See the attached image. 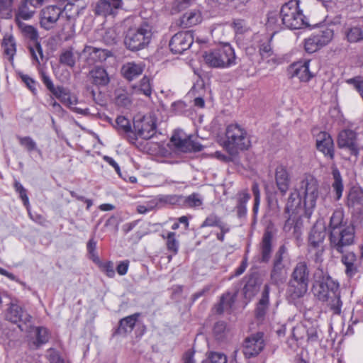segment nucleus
<instances>
[{
    "instance_id": "1a4fd4ad",
    "label": "nucleus",
    "mask_w": 363,
    "mask_h": 363,
    "mask_svg": "<svg viewBox=\"0 0 363 363\" xmlns=\"http://www.w3.org/2000/svg\"><path fill=\"white\" fill-rule=\"evenodd\" d=\"M299 0H291L281 9V17L284 26L289 29H300L305 25L304 15L299 7Z\"/></svg>"
},
{
    "instance_id": "603ef678",
    "label": "nucleus",
    "mask_w": 363,
    "mask_h": 363,
    "mask_svg": "<svg viewBox=\"0 0 363 363\" xmlns=\"http://www.w3.org/2000/svg\"><path fill=\"white\" fill-rule=\"evenodd\" d=\"M18 77L22 82L26 84L27 88L34 94L36 95L38 90L36 88L38 82L28 74H23L21 72H18Z\"/></svg>"
},
{
    "instance_id": "f704fd0d",
    "label": "nucleus",
    "mask_w": 363,
    "mask_h": 363,
    "mask_svg": "<svg viewBox=\"0 0 363 363\" xmlns=\"http://www.w3.org/2000/svg\"><path fill=\"white\" fill-rule=\"evenodd\" d=\"M28 4H30L29 1H22L15 16V22L16 24L19 22H23V21L30 20L33 16L35 11L30 9Z\"/></svg>"
},
{
    "instance_id": "f03ea898",
    "label": "nucleus",
    "mask_w": 363,
    "mask_h": 363,
    "mask_svg": "<svg viewBox=\"0 0 363 363\" xmlns=\"http://www.w3.org/2000/svg\"><path fill=\"white\" fill-rule=\"evenodd\" d=\"M314 296L322 302H325L333 315H340L342 313L339 283L322 270L315 274V281L312 289Z\"/></svg>"
},
{
    "instance_id": "393cba45",
    "label": "nucleus",
    "mask_w": 363,
    "mask_h": 363,
    "mask_svg": "<svg viewBox=\"0 0 363 363\" xmlns=\"http://www.w3.org/2000/svg\"><path fill=\"white\" fill-rule=\"evenodd\" d=\"M326 235L325 227L322 223H316L311 228L308 242L310 247L318 248V252H323L322 245Z\"/></svg>"
},
{
    "instance_id": "9b49d317",
    "label": "nucleus",
    "mask_w": 363,
    "mask_h": 363,
    "mask_svg": "<svg viewBox=\"0 0 363 363\" xmlns=\"http://www.w3.org/2000/svg\"><path fill=\"white\" fill-rule=\"evenodd\" d=\"M23 35L34 43L33 46H29V51L31 55L32 63L34 65H39L40 60L43 57V49L38 42V30L33 26L28 25L24 22H19L16 24Z\"/></svg>"
},
{
    "instance_id": "a18cd8bd",
    "label": "nucleus",
    "mask_w": 363,
    "mask_h": 363,
    "mask_svg": "<svg viewBox=\"0 0 363 363\" xmlns=\"http://www.w3.org/2000/svg\"><path fill=\"white\" fill-rule=\"evenodd\" d=\"M313 35L318 40L319 45L322 48L330 42L333 37V30L326 28L314 33Z\"/></svg>"
},
{
    "instance_id": "cd10ccee",
    "label": "nucleus",
    "mask_w": 363,
    "mask_h": 363,
    "mask_svg": "<svg viewBox=\"0 0 363 363\" xmlns=\"http://www.w3.org/2000/svg\"><path fill=\"white\" fill-rule=\"evenodd\" d=\"M271 281L275 285L282 284L286 278V267L284 260L273 259L272 268L270 273Z\"/></svg>"
},
{
    "instance_id": "a878e982",
    "label": "nucleus",
    "mask_w": 363,
    "mask_h": 363,
    "mask_svg": "<svg viewBox=\"0 0 363 363\" xmlns=\"http://www.w3.org/2000/svg\"><path fill=\"white\" fill-rule=\"evenodd\" d=\"M251 195L247 189L239 191L235 196V206L237 216L239 218H245L247 214V204Z\"/></svg>"
},
{
    "instance_id": "ea45409f",
    "label": "nucleus",
    "mask_w": 363,
    "mask_h": 363,
    "mask_svg": "<svg viewBox=\"0 0 363 363\" xmlns=\"http://www.w3.org/2000/svg\"><path fill=\"white\" fill-rule=\"evenodd\" d=\"M345 36L350 43H356L363 41V30L360 27L353 26L347 28L344 31Z\"/></svg>"
},
{
    "instance_id": "e433bc0d",
    "label": "nucleus",
    "mask_w": 363,
    "mask_h": 363,
    "mask_svg": "<svg viewBox=\"0 0 363 363\" xmlns=\"http://www.w3.org/2000/svg\"><path fill=\"white\" fill-rule=\"evenodd\" d=\"M2 48L4 52L9 57L10 61H13V57L16 52V42L12 35H5L2 40Z\"/></svg>"
},
{
    "instance_id": "0e129e2a",
    "label": "nucleus",
    "mask_w": 363,
    "mask_h": 363,
    "mask_svg": "<svg viewBox=\"0 0 363 363\" xmlns=\"http://www.w3.org/2000/svg\"><path fill=\"white\" fill-rule=\"evenodd\" d=\"M75 34V28L74 24L70 22L67 23L63 28L61 35L65 41L71 40Z\"/></svg>"
},
{
    "instance_id": "13d9d810",
    "label": "nucleus",
    "mask_w": 363,
    "mask_h": 363,
    "mask_svg": "<svg viewBox=\"0 0 363 363\" xmlns=\"http://www.w3.org/2000/svg\"><path fill=\"white\" fill-rule=\"evenodd\" d=\"M98 267L100 270L103 272L108 277L113 278L115 277L116 272L113 262H101V263Z\"/></svg>"
},
{
    "instance_id": "79ce46f5",
    "label": "nucleus",
    "mask_w": 363,
    "mask_h": 363,
    "mask_svg": "<svg viewBox=\"0 0 363 363\" xmlns=\"http://www.w3.org/2000/svg\"><path fill=\"white\" fill-rule=\"evenodd\" d=\"M243 294L245 298H251L259 290V285L256 277L250 276L243 287Z\"/></svg>"
},
{
    "instance_id": "473e14b6",
    "label": "nucleus",
    "mask_w": 363,
    "mask_h": 363,
    "mask_svg": "<svg viewBox=\"0 0 363 363\" xmlns=\"http://www.w3.org/2000/svg\"><path fill=\"white\" fill-rule=\"evenodd\" d=\"M269 286L268 284H265L262 292L261 298L257 303L255 309V315L257 318H264L267 311L269 305Z\"/></svg>"
},
{
    "instance_id": "c03bdc74",
    "label": "nucleus",
    "mask_w": 363,
    "mask_h": 363,
    "mask_svg": "<svg viewBox=\"0 0 363 363\" xmlns=\"http://www.w3.org/2000/svg\"><path fill=\"white\" fill-rule=\"evenodd\" d=\"M306 321L297 324L292 329V337L297 342L298 345H302L306 342V334L307 332Z\"/></svg>"
},
{
    "instance_id": "9d476101",
    "label": "nucleus",
    "mask_w": 363,
    "mask_h": 363,
    "mask_svg": "<svg viewBox=\"0 0 363 363\" xmlns=\"http://www.w3.org/2000/svg\"><path fill=\"white\" fill-rule=\"evenodd\" d=\"M70 11L68 17L79 13L78 6L67 4L64 9L56 6H49L41 11L40 23L42 28L48 30L52 28L60 17L65 12Z\"/></svg>"
},
{
    "instance_id": "a19ab883",
    "label": "nucleus",
    "mask_w": 363,
    "mask_h": 363,
    "mask_svg": "<svg viewBox=\"0 0 363 363\" xmlns=\"http://www.w3.org/2000/svg\"><path fill=\"white\" fill-rule=\"evenodd\" d=\"M93 83L99 86H105L109 82V78L105 69L96 67L91 72Z\"/></svg>"
},
{
    "instance_id": "4be33fe9",
    "label": "nucleus",
    "mask_w": 363,
    "mask_h": 363,
    "mask_svg": "<svg viewBox=\"0 0 363 363\" xmlns=\"http://www.w3.org/2000/svg\"><path fill=\"white\" fill-rule=\"evenodd\" d=\"M274 235L272 232L267 229L262 235V240L259 243L260 262L267 263L272 256L273 250Z\"/></svg>"
},
{
    "instance_id": "3c124183",
    "label": "nucleus",
    "mask_w": 363,
    "mask_h": 363,
    "mask_svg": "<svg viewBox=\"0 0 363 363\" xmlns=\"http://www.w3.org/2000/svg\"><path fill=\"white\" fill-rule=\"evenodd\" d=\"M183 203L186 207L196 208L202 205L203 200L199 194L193 193L191 195L184 197Z\"/></svg>"
},
{
    "instance_id": "b1692460",
    "label": "nucleus",
    "mask_w": 363,
    "mask_h": 363,
    "mask_svg": "<svg viewBox=\"0 0 363 363\" xmlns=\"http://www.w3.org/2000/svg\"><path fill=\"white\" fill-rule=\"evenodd\" d=\"M122 4V0H101L96 5L95 13L104 16L115 15Z\"/></svg>"
},
{
    "instance_id": "58836bf2",
    "label": "nucleus",
    "mask_w": 363,
    "mask_h": 363,
    "mask_svg": "<svg viewBox=\"0 0 363 363\" xmlns=\"http://www.w3.org/2000/svg\"><path fill=\"white\" fill-rule=\"evenodd\" d=\"M235 303V298L230 293H225L222 295L220 302L215 306L216 312L218 314L224 311H230Z\"/></svg>"
},
{
    "instance_id": "39448f33",
    "label": "nucleus",
    "mask_w": 363,
    "mask_h": 363,
    "mask_svg": "<svg viewBox=\"0 0 363 363\" xmlns=\"http://www.w3.org/2000/svg\"><path fill=\"white\" fill-rule=\"evenodd\" d=\"M152 26L143 21L138 26L130 28L126 32L124 43L132 51L140 50L148 46L152 38Z\"/></svg>"
},
{
    "instance_id": "09e8293b",
    "label": "nucleus",
    "mask_w": 363,
    "mask_h": 363,
    "mask_svg": "<svg viewBox=\"0 0 363 363\" xmlns=\"http://www.w3.org/2000/svg\"><path fill=\"white\" fill-rule=\"evenodd\" d=\"M116 128L120 134L131 133L130 122L127 118L123 116H119L116 118Z\"/></svg>"
},
{
    "instance_id": "7c9ffc66",
    "label": "nucleus",
    "mask_w": 363,
    "mask_h": 363,
    "mask_svg": "<svg viewBox=\"0 0 363 363\" xmlns=\"http://www.w3.org/2000/svg\"><path fill=\"white\" fill-rule=\"evenodd\" d=\"M140 315V313H135L122 318L119 321V325L116 333L123 335L130 333L133 331Z\"/></svg>"
},
{
    "instance_id": "aec40b11",
    "label": "nucleus",
    "mask_w": 363,
    "mask_h": 363,
    "mask_svg": "<svg viewBox=\"0 0 363 363\" xmlns=\"http://www.w3.org/2000/svg\"><path fill=\"white\" fill-rule=\"evenodd\" d=\"M264 347L263 334L257 333L248 337L245 342L244 354L247 357L257 355Z\"/></svg>"
},
{
    "instance_id": "6e6552de",
    "label": "nucleus",
    "mask_w": 363,
    "mask_h": 363,
    "mask_svg": "<svg viewBox=\"0 0 363 363\" xmlns=\"http://www.w3.org/2000/svg\"><path fill=\"white\" fill-rule=\"evenodd\" d=\"M40 78L48 90H49L62 104L77 113H84L83 109L74 107L77 104V99L75 96L72 95L67 88L62 86H55L50 76L44 71L40 72Z\"/></svg>"
},
{
    "instance_id": "4468645a",
    "label": "nucleus",
    "mask_w": 363,
    "mask_h": 363,
    "mask_svg": "<svg viewBox=\"0 0 363 363\" xmlns=\"http://www.w3.org/2000/svg\"><path fill=\"white\" fill-rule=\"evenodd\" d=\"M194 43L193 33L191 30L178 32L171 38L169 46L175 54H182L190 48Z\"/></svg>"
},
{
    "instance_id": "2f4dec72",
    "label": "nucleus",
    "mask_w": 363,
    "mask_h": 363,
    "mask_svg": "<svg viewBox=\"0 0 363 363\" xmlns=\"http://www.w3.org/2000/svg\"><path fill=\"white\" fill-rule=\"evenodd\" d=\"M307 332L306 334V342L308 345L317 344L320 342L322 332L316 321L306 320Z\"/></svg>"
},
{
    "instance_id": "4c0bfd02",
    "label": "nucleus",
    "mask_w": 363,
    "mask_h": 363,
    "mask_svg": "<svg viewBox=\"0 0 363 363\" xmlns=\"http://www.w3.org/2000/svg\"><path fill=\"white\" fill-rule=\"evenodd\" d=\"M332 174L333 178L332 188L335 194V200L340 201L342 196V193L344 190L342 178L337 168L333 169Z\"/></svg>"
},
{
    "instance_id": "4d7b16f0",
    "label": "nucleus",
    "mask_w": 363,
    "mask_h": 363,
    "mask_svg": "<svg viewBox=\"0 0 363 363\" xmlns=\"http://www.w3.org/2000/svg\"><path fill=\"white\" fill-rule=\"evenodd\" d=\"M213 332L217 340H223L226 333V323L224 321H218L213 326Z\"/></svg>"
},
{
    "instance_id": "6ab92c4d",
    "label": "nucleus",
    "mask_w": 363,
    "mask_h": 363,
    "mask_svg": "<svg viewBox=\"0 0 363 363\" xmlns=\"http://www.w3.org/2000/svg\"><path fill=\"white\" fill-rule=\"evenodd\" d=\"M310 60L298 61L291 64L288 72L291 78L297 77L300 82H308L313 77V74L309 70Z\"/></svg>"
},
{
    "instance_id": "dca6fc26",
    "label": "nucleus",
    "mask_w": 363,
    "mask_h": 363,
    "mask_svg": "<svg viewBox=\"0 0 363 363\" xmlns=\"http://www.w3.org/2000/svg\"><path fill=\"white\" fill-rule=\"evenodd\" d=\"M337 145L341 149L348 150L352 155L357 156L359 153L360 147L357 142V133L350 129H344L340 132Z\"/></svg>"
},
{
    "instance_id": "20e7f679",
    "label": "nucleus",
    "mask_w": 363,
    "mask_h": 363,
    "mask_svg": "<svg viewBox=\"0 0 363 363\" xmlns=\"http://www.w3.org/2000/svg\"><path fill=\"white\" fill-rule=\"evenodd\" d=\"M310 270L305 261L297 262L288 284L286 294L293 301L304 296L308 289Z\"/></svg>"
},
{
    "instance_id": "f3484780",
    "label": "nucleus",
    "mask_w": 363,
    "mask_h": 363,
    "mask_svg": "<svg viewBox=\"0 0 363 363\" xmlns=\"http://www.w3.org/2000/svg\"><path fill=\"white\" fill-rule=\"evenodd\" d=\"M345 205L359 214L363 218V189L359 186H352L347 193Z\"/></svg>"
},
{
    "instance_id": "0eeeda50",
    "label": "nucleus",
    "mask_w": 363,
    "mask_h": 363,
    "mask_svg": "<svg viewBox=\"0 0 363 363\" xmlns=\"http://www.w3.org/2000/svg\"><path fill=\"white\" fill-rule=\"evenodd\" d=\"M203 57L206 64L213 68H229L237 63L235 50L228 43L206 52Z\"/></svg>"
},
{
    "instance_id": "5fc2aeb1",
    "label": "nucleus",
    "mask_w": 363,
    "mask_h": 363,
    "mask_svg": "<svg viewBox=\"0 0 363 363\" xmlns=\"http://www.w3.org/2000/svg\"><path fill=\"white\" fill-rule=\"evenodd\" d=\"M116 104L121 107H127L131 104V99L124 90H118L116 96Z\"/></svg>"
},
{
    "instance_id": "c85d7f7f",
    "label": "nucleus",
    "mask_w": 363,
    "mask_h": 363,
    "mask_svg": "<svg viewBox=\"0 0 363 363\" xmlns=\"http://www.w3.org/2000/svg\"><path fill=\"white\" fill-rule=\"evenodd\" d=\"M143 70L144 65L143 62H128L122 66L121 73L124 78L128 81H132L141 75Z\"/></svg>"
},
{
    "instance_id": "c756f323",
    "label": "nucleus",
    "mask_w": 363,
    "mask_h": 363,
    "mask_svg": "<svg viewBox=\"0 0 363 363\" xmlns=\"http://www.w3.org/2000/svg\"><path fill=\"white\" fill-rule=\"evenodd\" d=\"M342 263L345 267L346 275L352 278L358 272V261L356 255L352 252H348L342 256Z\"/></svg>"
},
{
    "instance_id": "052dcab7",
    "label": "nucleus",
    "mask_w": 363,
    "mask_h": 363,
    "mask_svg": "<svg viewBox=\"0 0 363 363\" xmlns=\"http://www.w3.org/2000/svg\"><path fill=\"white\" fill-rule=\"evenodd\" d=\"M221 218L215 213H211L208 216L204 221L201 225V228L206 227H218L220 225Z\"/></svg>"
},
{
    "instance_id": "412c9836",
    "label": "nucleus",
    "mask_w": 363,
    "mask_h": 363,
    "mask_svg": "<svg viewBox=\"0 0 363 363\" xmlns=\"http://www.w3.org/2000/svg\"><path fill=\"white\" fill-rule=\"evenodd\" d=\"M83 55L86 57L88 65H93L98 62H103L111 55V52L106 49L86 45L83 50Z\"/></svg>"
},
{
    "instance_id": "ddd939ff",
    "label": "nucleus",
    "mask_w": 363,
    "mask_h": 363,
    "mask_svg": "<svg viewBox=\"0 0 363 363\" xmlns=\"http://www.w3.org/2000/svg\"><path fill=\"white\" fill-rule=\"evenodd\" d=\"M6 319L9 321L18 323L21 331L28 330L30 326L32 316L20 306L17 302H11L6 313Z\"/></svg>"
},
{
    "instance_id": "69168bd1",
    "label": "nucleus",
    "mask_w": 363,
    "mask_h": 363,
    "mask_svg": "<svg viewBox=\"0 0 363 363\" xmlns=\"http://www.w3.org/2000/svg\"><path fill=\"white\" fill-rule=\"evenodd\" d=\"M48 358L50 363H65L59 352L53 348L48 350Z\"/></svg>"
},
{
    "instance_id": "de8ad7c7",
    "label": "nucleus",
    "mask_w": 363,
    "mask_h": 363,
    "mask_svg": "<svg viewBox=\"0 0 363 363\" xmlns=\"http://www.w3.org/2000/svg\"><path fill=\"white\" fill-rule=\"evenodd\" d=\"M19 144L23 147L28 152L37 151L41 154V151L38 148L36 142L30 136H17Z\"/></svg>"
},
{
    "instance_id": "e2e57ef3",
    "label": "nucleus",
    "mask_w": 363,
    "mask_h": 363,
    "mask_svg": "<svg viewBox=\"0 0 363 363\" xmlns=\"http://www.w3.org/2000/svg\"><path fill=\"white\" fill-rule=\"evenodd\" d=\"M204 363H227L226 356L220 352H211Z\"/></svg>"
},
{
    "instance_id": "5701e85b",
    "label": "nucleus",
    "mask_w": 363,
    "mask_h": 363,
    "mask_svg": "<svg viewBox=\"0 0 363 363\" xmlns=\"http://www.w3.org/2000/svg\"><path fill=\"white\" fill-rule=\"evenodd\" d=\"M287 214L288 218L284 223V230L298 238L301 234V228L303 227L301 217L304 215L302 213L292 212Z\"/></svg>"
},
{
    "instance_id": "f8f14e48",
    "label": "nucleus",
    "mask_w": 363,
    "mask_h": 363,
    "mask_svg": "<svg viewBox=\"0 0 363 363\" xmlns=\"http://www.w3.org/2000/svg\"><path fill=\"white\" fill-rule=\"evenodd\" d=\"M133 128L139 137L149 140L157 133V118L152 115L136 116L133 121Z\"/></svg>"
},
{
    "instance_id": "680f3d73",
    "label": "nucleus",
    "mask_w": 363,
    "mask_h": 363,
    "mask_svg": "<svg viewBox=\"0 0 363 363\" xmlns=\"http://www.w3.org/2000/svg\"><path fill=\"white\" fill-rule=\"evenodd\" d=\"M139 90L140 91L145 95L146 96H150L152 94V88L150 82V79L145 76L142 78L139 84Z\"/></svg>"
},
{
    "instance_id": "338daca9",
    "label": "nucleus",
    "mask_w": 363,
    "mask_h": 363,
    "mask_svg": "<svg viewBox=\"0 0 363 363\" xmlns=\"http://www.w3.org/2000/svg\"><path fill=\"white\" fill-rule=\"evenodd\" d=\"M187 105L182 101H178L172 103V108L174 113L178 115L184 114L186 111Z\"/></svg>"
},
{
    "instance_id": "2eb2a0df",
    "label": "nucleus",
    "mask_w": 363,
    "mask_h": 363,
    "mask_svg": "<svg viewBox=\"0 0 363 363\" xmlns=\"http://www.w3.org/2000/svg\"><path fill=\"white\" fill-rule=\"evenodd\" d=\"M28 328L30 330L27 337V341L30 349L37 350L49 341L50 334L48 328L43 326L34 327L32 325V323Z\"/></svg>"
},
{
    "instance_id": "bf43d9fd",
    "label": "nucleus",
    "mask_w": 363,
    "mask_h": 363,
    "mask_svg": "<svg viewBox=\"0 0 363 363\" xmlns=\"http://www.w3.org/2000/svg\"><path fill=\"white\" fill-rule=\"evenodd\" d=\"M321 48L319 45L318 40L311 35L305 40V50L308 53H313Z\"/></svg>"
},
{
    "instance_id": "423d86ee",
    "label": "nucleus",
    "mask_w": 363,
    "mask_h": 363,
    "mask_svg": "<svg viewBox=\"0 0 363 363\" xmlns=\"http://www.w3.org/2000/svg\"><path fill=\"white\" fill-rule=\"evenodd\" d=\"M223 147L227 152L233 155L239 150H248L251 141L246 130L238 124H230L225 130V140Z\"/></svg>"
},
{
    "instance_id": "864d4df0",
    "label": "nucleus",
    "mask_w": 363,
    "mask_h": 363,
    "mask_svg": "<svg viewBox=\"0 0 363 363\" xmlns=\"http://www.w3.org/2000/svg\"><path fill=\"white\" fill-rule=\"evenodd\" d=\"M13 186L16 191L19 194V197L22 200L23 205L27 210H28L30 208V203L26 189L23 186L21 182L17 180H15Z\"/></svg>"
},
{
    "instance_id": "774afa93",
    "label": "nucleus",
    "mask_w": 363,
    "mask_h": 363,
    "mask_svg": "<svg viewBox=\"0 0 363 363\" xmlns=\"http://www.w3.org/2000/svg\"><path fill=\"white\" fill-rule=\"evenodd\" d=\"M351 320L353 323L363 322V308L359 309L356 307L353 309Z\"/></svg>"
},
{
    "instance_id": "7ed1b4c3",
    "label": "nucleus",
    "mask_w": 363,
    "mask_h": 363,
    "mask_svg": "<svg viewBox=\"0 0 363 363\" xmlns=\"http://www.w3.org/2000/svg\"><path fill=\"white\" fill-rule=\"evenodd\" d=\"M329 240L333 250L343 253L345 248L351 245L354 239V228L345 218L342 208L334 211L328 225Z\"/></svg>"
},
{
    "instance_id": "37998d69",
    "label": "nucleus",
    "mask_w": 363,
    "mask_h": 363,
    "mask_svg": "<svg viewBox=\"0 0 363 363\" xmlns=\"http://www.w3.org/2000/svg\"><path fill=\"white\" fill-rule=\"evenodd\" d=\"M162 237L166 241L167 250L173 255H176L179 247V242L177 238L176 233L174 232H167L166 235H162Z\"/></svg>"
},
{
    "instance_id": "6e6d98bb",
    "label": "nucleus",
    "mask_w": 363,
    "mask_h": 363,
    "mask_svg": "<svg viewBox=\"0 0 363 363\" xmlns=\"http://www.w3.org/2000/svg\"><path fill=\"white\" fill-rule=\"evenodd\" d=\"M60 62L62 65L73 67L75 65L76 61L72 51L67 50L62 52L60 56Z\"/></svg>"
},
{
    "instance_id": "72a5a7b5",
    "label": "nucleus",
    "mask_w": 363,
    "mask_h": 363,
    "mask_svg": "<svg viewBox=\"0 0 363 363\" xmlns=\"http://www.w3.org/2000/svg\"><path fill=\"white\" fill-rule=\"evenodd\" d=\"M266 26L268 30L272 31L273 34L278 33L282 28H285L284 23H282L281 12L279 13L277 12L269 13Z\"/></svg>"
},
{
    "instance_id": "bb28decb",
    "label": "nucleus",
    "mask_w": 363,
    "mask_h": 363,
    "mask_svg": "<svg viewBox=\"0 0 363 363\" xmlns=\"http://www.w3.org/2000/svg\"><path fill=\"white\" fill-rule=\"evenodd\" d=\"M275 181L281 195H285L289 190L291 182L290 175L286 167L279 165L276 168Z\"/></svg>"
},
{
    "instance_id": "c9c22d12",
    "label": "nucleus",
    "mask_w": 363,
    "mask_h": 363,
    "mask_svg": "<svg viewBox=\"0 0 363 363\" xmlns=\"http://www.w3.org/2000/svg\"><path fill=\"white\" fill-rule=\"evenodd\" d=\"M202 21L201 13L198 10L185 13L181 18V25L184 27H191Z\"/></svg>"
},
{
    "instance_id": "8fccbe9b",
    "label": "nucleus",
    "mask_w": 363,
    "mask_h": 363,
    "mask_svg": "<svg viewBox=\"0 0 363 363\" xmlns=\"http://www.w3.org/2000/svg\"><path fill=\"white\" fill-rule=\"evenodd\" d=\"M13 0H0V18L9 19L12 17Z\"/></svg>"
},
{
    "instance_id": "f257e3e1",
    "label": "nucleus",
    "mask_w": 363,
    "mask_h": 363,
    "mask_svg": "<svg viewBox=\"0 0 363 363\" xmlns=\"http://www.w3.org/2000/svg\"><path fill=\"white\" fill-rule=\"evenodd\" d=\"M319 197V184L315 178L309 176L302 179L298 186L290 193L284 213H302L310 218Z\"/></svg>"
},
{
    "instance_id": "a211bd4d",
    "label": "nucleus",
    "mask_w": 363,
    "mask_h": 363,
    "mask_svg": "<svg viewBox=\"0 0 363 363\" xmlns=\"http://www.w3.org/2000/svg\"><path fill=\"white\" fill-rule=\"evenodd\" d=\"M317 150L329 160L335 157L334 143L331 135L325 131H320L315 135Z\"/></svg>"
},
{
    "instance_id": "49530a36",
    "label": "nucleus",
    "mask_w": 363,
    "mask_h": 363,
    "mask_svg": "<svg viewBox=\"0 0 363 363\" xmlns=\"http://www.w3.org/2000/svg\"><path fill=\"white\" fill-rule=\"evenodd\" d=\"M259 55L263 61H266L267 63L275 62V55L269 43H265L260 45Z\"/></svg>"
}]
</instances>
